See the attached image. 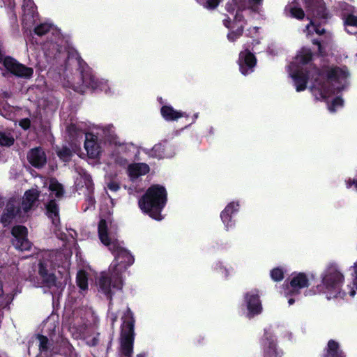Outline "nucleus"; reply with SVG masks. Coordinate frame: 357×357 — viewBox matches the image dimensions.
<instances>
[{"label":"nucleus","mask_w":357,"mask_h":357,"mask_svg":"<svg viewBox=\"0 0 357 357\" xmlns=\"http://www.w3.org/2000/svg\"><path fill=\"white\" fill-rule=\"evenodd\" d=\"M39 340V357H52V356L57 353L63 354H71L73 347L67 340L62 339L59 346V349L53 347L48 339L43 335H38Z\"/></svg>","instance_id":"10"},{"label":"nucleus","mask_w":357,"mask_h":357,"mask_svg":"<svg viewBox=\"0 0 357 357\" xmlns=\"http://www.w3.org/2000/svg\"><path fill=\"white\" fill-rule=\"evenodd\" d=\"M141 151L149 157L158 159L172 158L176 154L173 146L163 143L156 144L151 149L142 148Z\"/></svg>","instance_id":"15"},{"label":"nucleus","mask_w":357,"mask_h":357,"mask_svg":"<svg viewBox=\"0 0 357 357\" xmlns=\"http://www.w3.org/2000/svg\"><path fill=\"white\" fill-rule=\"evenodd\" d=\"M73 152H75V150H73ZM58 155L63 160L68 161L73 155V151L67 147H63L60 151H59Z\"/></svg>","instance_id":"40"},{"label":"nucleus","mask_w":357,"mask_h":357,"mask_svg":"<svg viewBox=\"0 0 357 357\" xmlns=\"http://www.w3.org/2000/svg\"><path fill=\"white\" fill-rule=\"evenodd\" d=\"M313 43H314V44H317V47H318V50H319V52L320 54H321V55H324V52H323V50H322V47H321V45L320 43H319V42H318V41H315V40H314V42H313Z\"/></svg>","instance_id":"49"},{"label":"nucleus","mask_w":357,"mask_h":357,"mask_svg":"<svg viewBox=\"0 0 357 357\" xmlns=\"http://www.w3.org/2000/svg\"><path fill=\"white\" fill-rule=\"evenodd\" d=\"M137 357H146V354L145 353H142V354H137Z\"/></svg>","instance_id":"55"},{"label":"nucleus","mask_w":357,"mask_h":357,"mask_svg":"<svg viewBox=\"0 0 357 357\" xmlns=\"http://www.w3.org/2000/svg\"><path fill=\"white\" fill-rule=\"evenodd\" d=\"M166 203L167 191L159 185L151 186L138 202L140 209L155 220L163 219L161 212Z\"/></svg>","instance_id":"5"},{"label":"nucleus","mask_w":357,"mask_h":357,"mask_svg":"<svg viewBox=\"0 0 357 357\" xmlns=\"http://www.w3.org/2000/svg\"><path fill=\"white\" fill-rule=\"evenodd\" d=\"M315 278L313 273H294L291 275L289 286L284 291L286 297L298 295L301 290L310 284V281Z\"/></svg>","instance_id":"11"},{"label":"nucleus","mask_w":357,"mask_h":357,"mask_svg":"<svg viewBox=\"0 0 357 357\" xmlns=\"http://www.w3.org/2000/svg\"><path fill=\"white\" fill-rule=\"evenodd\" d=\"M108 316L112 321V324H114L116 321L118 316L116 314L115 309L114 308L113 304L111 302L109 303V315Z\"/></svg>","instance_id":"43"},{"label":"nucleus","mask_w":357,"mask_h":357,"mask_svg":"<svg viewBox=\"0 0 357 357\" xmlns=\"http://www.w3.org/2000/svg\"><path fill=\"white\" fill-rule=\"evenodd\" d=\"M75 185L79 190L85 187L88 193H91L93 190L91 178L83 169H81L80 172H79V176L75 179Z\"/></svg>","instance_id":"30"},{"label":"nucleus","mask_w":357,"mask_h":357,"mask_svg":"<svg viewBox=\"0 0 357 357\" xmlns=\"http://www.w3.org/2000/svg\"><path fill=\"white\" fill-rule=\"evenodd\" d=\"M72 87L74 89L75 91H77L78 92L82 93L84 92L83 87L79 85V82L77 83H73Z\"/></svg>","instance_id":"48"},{"label":"nucleus","mask_w":357,"mask_h":357,"mask_svg":"<svg viewBox=\"0 0 357 357\" xmlns=\"http://www.w3.org/2000/svg\"><path fill=\"white\" fill-rule=\"evenodd\" d=\"M160 114L162 118L167 121H176L181 117H188L185 112L175 109L169 105H162L160 109Z\"/></svg>","instance_id":"25"},{"label":"nucleus","mask_w":357,"mask_h":357,"mask_svg":"<svg viewBox=\"0 0 357 357\" xmlns=\"http://www.w3.org/2000/svg\"><path fill=\"white\" fill-rule=\"evenodd\" d=\"M13 138L9 135L0 132V145L10 146L13 143Z\"/></svg>","instance_id":"42"},{"label":"nucleus","mask_w":357,"mask_h":357,"mask_svg":"<svg viewBox=\"0 0 357 357\" xmlns=\"http://www.w3.org/2000/svg\"><path fill=\"white\" fill-rule=\"evenodd\" d=\"M238 64L240 72L243 75H248L254 71L257 64V59L255 54L248 47L240 52Z\"/></svg>","instance_id":"17"},{"label":"nucleus","mask_w":357,"mask_h":357,"mask_svg":"<svg viewBox=\"0 0 357 357\" xmlns=\"http://www.w3.org/2000/svg\"><path fill=\"white\" fill-rule=\"evenodd\" d=\"M112 157L114 158V162L119 164L120 166H125L128 162L126 158L119 155H113Z\"/></svg>","instance_id":"44"},{"label":"nucleus","mask_w":357,"mask_h":357,"mask_svg":"<svg viewBox=\"0 0 357 357\" xmlns=\"http://www.w3.org/2000/svg\"><path fill=\"white\" fill-rule=\"evenodd\" d=\"M89 202H90L91 205V206H93V204H94V201H93V199L92 198H90V199H89Z\"/></svg>","instance_id":"56"},{"label":"nucleus","mask_w":357,"mask_h":357,"mask_svg":"<svg viewBox=\"0 0 357 357\" xmlns=\"http://www.w3.org/2000/svg\"><path fill=\"white\" fill-rule=\"evenodd\" d=\"M49 190L52 197L54 196L56 198H60L63 193V189L61 183H59L56 179L51 178L49 183Z\"/></svg>","instance_id":"34"},{"label":"nucleus","mask_w":357,"mask_h":357,"mask_svg":"<svg viewBox=\"0 0 357 357\" xmlns=\"http://www.w3.org/2000/svg\"><path fill=\"white\" fill-rule=\"evenodd\" d=\"M20 126L24 130L30 127V120L29 119H23L20 121Z\"/></svg>","instance_id":"45"},{"label":"nucleus","mask_w":357,"mask_h":357,"mask_svg":"<svg viewBox=\"0 0 357 357\" xmlns=\"http://www.w3.org/2000/svg\"><path fill=\"white\" fill-rule=\"evenodd\" d=\"M70 255L61 252H46L43 255L39 264V274L44 283L49 287H56V267L58 273L63 275L65 280L68 275Z\"/></svg>","instance_id":"4"},{"label":"nucleus","mask_w":357,"mask_h":357,"mask_svg":"<svg viewBox=\"0 0 357 357\" xmlns=\"http://www.w3.org/2000/svg\"><path fill=\"white\" fill-rule=\"evenodd\" d=\"M47 214L52 220V225L55 227L54 232L57 236L59 234L57 233L58 227L59 225L60 220L59 216V208L55 200L51 199L46 205Z\"/></svg>","instance_id":"26"},{"label":"nucleus","mask_w":357,"mask_h":357,"mask_svg":"<svg viewBox=\"0 0 357 357\" xmlns=\"http://www.w3.org/2000/svg\"><path fill=\"white\" fill-rule=\"evenodd\" d=\"M220 271L224 276L228 277L229 275V272H232L233 270L231 268H227L225 266H222V264H220Z\"/></svg>","instance_id":"46"},{"label":"nucleus","mask_w":357,"mask_h":357,"mask_svg":"<svg viewBox=\"0 0 357 357\" xmlns=\"http://www.w3.org/2000/svg\"><path fill=\"white\" fill-rule=\"evenodd\" d=\"M196 1L204 8L214 10L219 6L222 0H196Z\"/></svg>","instance_id":"38"},{"label":"nucleus","mask_w":357,"mask_h":357,"mask_svg":"<svg viewBox=\"0 0 357 357\" xmlns=\"http://www.w3.org/2000/svg\"><path fill=\"white\" fill-rule=\"evenodd\" d=\"M259 28L255 26L250 28L248 29V33L252 38H253L250 45H248L245 47H248L249 50V47L252 46V50L253 51L257 50V45H259L261 43V40L262 39V36L259 33Z\"/></svg>","instance_id":"33"},{"label":"nucleus","mask_w":357,"mask_h":357,"mask_svg":"<svg viewBox=\"0 0 357 357\" xmlns=\"http://www.w3.org/2000/svg\"><path fill=\"white\" fill-rule=\"evenodd\" d=\"M84 148L90 158H98L102 152V147L98 141V136L91 133H86Z\"/></svg>","instance_id":"20"},{"label":"nucleus","mask_w":357,"mask_h":357,"mask_svg":"<svg viewBox=\"0 0 357 357\" xmlns=\"http://www.w3.org/2000/svg\"><path fill=\"white\" fill-rule=\"evenodd\" d=\"M324 357H345V354L340 349L339 344L331 340L328 342Z\"/></svg>","instance_id":"32"},{"label":"nucleus","mask_w":357,"mask_h":357,"mask_svg":"<svg viewBox=\"0 0 357 357\" xmlns=\"http://www.w3.org/2000/svg\"><path fill=\"white\" fill-rule=\"evenodd\" d=\"M34 31L38 36H43L52 32L53 35H55V41L50 43V46H52V52L51 53L54 54V52H60L61 51L60 46L63 44V39L61 36L59 30L52 24L49 23L40 24L35 28Z\"/></svg>","instance_id":"16"},{"label":"nucleus","mask_w":357,"mask_h":357,"mask_svg":"<svg viewBox=\"0 0 357 357\" xmlns=\"http://www.w3.org/2000/svg\"><path fill=\"white\" fill-rule=\"evenodd\" d=\"M160 104L163 103L162 101V98H160Z\"/></svg>","instance_id":"57"},{"label":"nucleus","mask_w":357,"mask_h":357,"mask_svg":"<svg viewBox=\"0 0 357 357\" xmlns=\"http://www.w3.org/2000/svg\"><path fill=\"white\" fill-rule=\"evenodd\" d=\"M77 284L82 290L88 288L87 275L85 271H80L77 275Z\"/></svg>","instance_id":"36"},{"label":"nucleus","mask_w":357,"mask_h":357,"mask_svg":"<svg viewBox=\"0 0 357 357\" xmlns=\"http://www.w3.org/2000/svg\"><path fill=\"white\" fill-rule=\"evenodd\" d=\"M13 245L21 251L29 250L31 244L26 238L27 229L24 226H15L12 229Z\"/></svg>","instance_id":"18"},{"label":"nucleus","mask_w":357,"mask_h":357,"mask_svg":"<svg viewBox=\"0 0 357 357\" xmlns=\"http://www.w3.org/2000/svg\"><path fill=\"white\" fill-rule=\"evenodd\" d=\"M294 302H295V300L294 298H290L288 300V303H289V305H291L292 304H294Z\"/></svg>","instance_id":"52"},{"label":"nucleus","mask_w":357,"mask_h":357,"mask_svg":"<svg viewBox=\"0 0 357 357\" xmlns=\"http://www.w3.org/2000/svg\"><path fill=\"white\" fill-rule=\"evenodd\" d=\"M261 346L267 357H277L280 355V352L276 349L274 337L271 333L267 331L265 333L264 337L261 340Z\"/></svg>","instance_id":"23"},{"label":"nucleus","mask_w":357,"mask_h":357,"mask_svg":"<svg viewBox=\"0 0 357 357\" xmlns=\"http://www.w3.org/2000/svg\"><path fill=\"white\" fill-rule=\"evenodd\" d=\"M306 8V17L310 21L306 25L304 32L307 36L316 33L318 36L322 35L325 30L322 27L327 19L328 13L325 8L323 0H303Z\"/></svg>","instance_id":"6"},{"label":"nucleus","mask_w":357,"mask_h":357,"mask_svg":"<svg viewBox=\"0 0 357 357\" xmlns=\"http://www.w3.org/2000/svg\"><path fill=\"white\" fill-rule=\"evenodd\" d=\"M29 162L36 167H42L46 162V156L43 151L39 148H35L30 151L28 154Z\"/></svg>","instance_id":"27"},{"label":"nucleus","mask_w":357,"mask_h":357,"mask_svg":"<svg viewBox=\"0 0 357 357\" xmlns=\"http://www.w3.org/2000/svg\"><path fill=\"white\" fill-rule=\"evenodd\" d=\"M107 188L111 190V191H117L119 189V185L118 183H116V182L114 181H112V182H110L107 184Z\"/></svg>","instance_id":"47"},{"label":"nucleus","mask_w":357,"mask_h":357,"mask_svg":"<svg viewBox=\"0 0 357 357\" xmlns=\"http://www.w3.org/2000/svg\"><path fill=\"white\" fill-rule=\"evenodd\" d=\"M23 24L29 26L34 22L35 7L33 0H23Z\"/></svg>","instance_id":"28"},{"label":"nucleus","mask_w":357,"mask_h":357,"mask_svg":"<svg viewBox=\"0 0 357 357\" xmlns=\"http://www.w3.org/2000/svg\"><path fill=\"white\" fill-rule=\"evenodd\" d=\"M121 352L123 357H131L134 342V318L132 312L125 307L121 317Z\"/></svg>","instance_id":"7"},{"label":"nucleus","mask_w":357,"mask_h":357,"mask_svg":"<svg viewBox=\"0 0 357 357\" xmlns=\"http://www.w3.org/2000/svg\"><path fill=\"white\" fill-rule=\"evenodd\" d=\"M39 196L38 191L36 189H31L25 192L22 199L21 209L22 213H26L33 206Z\"/></svg>","instance_id":"24"},{"label":"nucleus","mask_w":357,"mask_h":357,"mask_svg":"<svg viewBox=\"0 0 357 357\" xmlns=\"http://www.w3.org/2000/svg\"><path fill=\"white\" fill-rule=\"evenodd\" d=\"M264 0H231L226 3L225 10L228 13H236V19L241 21L248 10L255 13L262 12Z\"/></svg>","instance_id":"9"},{"label":"nucleus","mask_w":357,"mask_h":357,"mask_svg":"<svg viewBox=\"0 0 357 357\" xmlns=\"http://www.w3.org/2000/svg\"><path fill=\"white\" fill-rule=\"evenodd\" d=\"M233 15V20L227 17L223 20V24L225 27L230 29L227 34V38L231 42H234L239 38L243 32L244 27L246 24L245 15H243L241 21H238L236 19V13H229Z\"/></svg>","instance_id":"13"},{"label":"nucleus","mask_w":357,"mask_h":357,"mask_svg":"<svg viewBox=\"0 0 357 357\" xmlns=\"http://www.w3.org/2000/svg\"><path fill=\"white\" fill-rule=\"evenodd\" d=\"M97 135L107 138H113L115 135V129L112 125L105 127H98L96 132Z\"/></svg>","instance_id":"35"},{"label":"nucleus","mask_w":357,"mask_h":357,"mask_svg":"<svg viewBox=\"0 0 357 357\" xmlns=\"http://www.w3.org/2000/svg\"><path fill=\"white\" fill-rule=\"evenodd\" d=\"M284 13L287 16L296 18L298 20L304 19L305 16L303 9L298 6L297 0H294L289 3L284 8Z\"/></svg>","instance_id":"29"},{"label":"nucleus","mask_w":357,"mask_h":357,"mask_svg":"<svg viewBox=\"0 0 357 357\" xmlns=\"http://www.w3.org/2000/svg\"><path fill=\"white\" fill-rule=\"evenodd\" d=\"M197 118V114H195V119H196Z\"/></svg>","instance_id":"58"},{"label":"nucleus","mask_w":357,"mask_h":357,"mask_svg":"<svg viewBox=\"0 0 357 357\" xmlns=\"http://www.w3.org/2000/svg\"><path fill=\"white\" fill-rule=\"evenodd\" d=\"M271 277L274 281H280L284 278V271L280 268H275L271 271Z\"/></svg>","instance_id":"41"},{"label":"nucleus","mask_w":357,"mask_h":357,"mask_svg":"<svg viewBox=\"0 0 357 357\" xmlns=\"http://www.w3.org/2000/svg\"><path fill=\"white\" fill-rule=\"evenodd\" d=\"M352 271L353 283L347 284L344 289L342 287L345 277L336 264H329L320 274L321 283L314 288L305 291V295L316 294H324L328 300L333 298L347 299V296L354 298L357 290V261L350 267Z\"/></svg>","instance_id":"3"},{"label":"nucleus","mask_w":357,"mask_h":357,"mask_svg":"<svg viewBox=\"0 0 357 357\" xmlns=\"http://www.w3.org/2000/svg\"><path fill=\"white\" fill-rule=\"evenodd\" d=\"M149 170V166L146 163H134L128 167V175L132 179L146 174Z\"/></svg>","instance_id":"31"},{"label":"nucleus","mask_w":357,"mask_h":357,"mask_svg":"<svg viewBox=\"0 0 357 357\" xmlns=\"http://www.w3.org/2000/svg\"><path fill=\"white\" fill-rule=\"evenodd\" d=\"M98 229L100 241L114 255L108 273H102L97 282L99 291L111 298L114 290L122 289L121 275L134 263V257L117 239L116 228L109 220L101 219Z\"/></svg>","instance_id":"2"},{"label":"nucleus","mask_w":357,"mask_h":357,"mask_svg":"<svg viewBox=\"0 0 357 357\" xmlns=\"http://www.w3.org/2000/svg\"><path fill=\"white\" fill-rule=\"evenodd\" d=\"M22 213L20 208H19V204L15 200H10L8 202L5 211L3 212L1 221L4 226L10 224L11 220L15 217L17 214L21 215Z\"/></svg>","instance_id":"22"},{"label":"nucleus","mask_w":357,"mask_h":357,"mask_svg":"<svg viewBox=\"0 0 357 357\" xmlns=\"http://www.w3.org/2000/svg\"><path fill=\"white\" fill-rule=\"evenodd\" d=\"M312 52L302 48L294 61L288 66L289 75L294 82L297 92L304 91L310 79L314 80L311 91L318 100L326 101L331 112H335L343 106V100L338 93L348 86L349 73L345 67H327L321 73L312 64Z\"/></svg>","instance_id":"1"},{"label":"nucleus","mask_w":357,"mask_h":357,"mask_svg":"<svg viewBox=\"0 0 357 357\" xmlns=\"http://www.w3.org/2000/svg\"><path fill=\"white\" fill-rule=\"evenodd\" d=\"M345 187L347 190L357 193V178L349 177L344 181Z\"/></svg>","instance_id":"39"},{"label":"nucleus","mask_w":357,"mask_h":357,"mask_svg":"<svg viewBox=\"0 0 357 357\" xmlns=\"http://www.w3.org/2000/svg\"><path fill=\"white\" fill-rule=\"evenodd\" d=\"M77 61L78 64H79V65L82 68H84V66H82V61H81V60H80V59H79V58L77 59Z\"/></svg>","instance_id":"54"},{"label":"nucleus","mask_w":357,"mask_h":357,"mask_svg":"<svg viewBox=\"0 0 357 357\" xmlns=\"http://www.w3.org/2000/svg\"><path fill=\"white\" fill-rule=\"evenodd\" d=\"M68 131L70 135L79 136L86 132V129L83 128L82 123L71 124Z\"/></svg>","instance_id":"37"},{"label":"nucleus","mask_w":357,"mask_h":357,"mask_svg":"<svg viewBox=\"0 0 357 357\" xmlns=\"http://www.w3.org/2000/svg\"><path fill=\"white\" fill-rule=\"evenodd\" d=\"M0 114H1L3 116H6L7 118H10V114H8L7 113L0 112Z\"/></svg>","instance_id":"53"},{"label":"nucleus","mask_w":357,"mask_h":357,"mask_svg":"<svg viewBox=\"0 0 357 357\" xmlns=\"http://www.w3.org/2000/svg\"><path fill=\"white\" fill-rule=\"evenodd\" d=\"M127 146L125 144H120L118 147V153H120L126 150Z\"/></svg>","instance_id":"50"},{"label":"nucleus","mask_w":357,"mask_h":357,"mask_svg":"<svg viewBox=\"0 0 357 357\" xmlns=\"http://www.w3.org/2000/svg\"><path fill=\"white\" fill-rule=\"evenodd\" d=\"M68 329L74 339L85 341L89 346H94L98 342L97 334L93 328L87 327L82 317L74 316L69 323Z\"/></svg>","instance_id":"8"},{"label":"nucleus","mask_w":357,"mask_h":357,"mask_svg":"<svg viewBox=\"0 0 357 357\" xmlns=\"http://www.w3.org/2000/svg\"><path fill=\"white\" fill-rule=\"evenodd\" d=\"M238 209L239 203L238 202H231L222 211L220 218L227 230L234 227L235 222L232 219V215L237 213Z\"/></svg>","instance_id":"19"},{"label":"nucleus","mask_w":357,"mask_h":357,"mask_svg":"<svg viewBox=\"0 0 357 357\" xmlns=\"http://www.w3.org/2000/svg\"><path fill=\"white\" fill-rule=\"evenodd\" d=\"M243 305L247 309L248 317H252L261 312L262 307L257 290L253 289L245 294Z\"/></svg>","instance_id":"14"},{"label":"nucleus","mask_w":357,"mask_h":357,"mask_svg":"<svg viewBox=\"0 0 357 357\" xmlns=\"http://www.w3.org/2000/svg\"><path fill=\"white\" fill-rule=\"evenodd\" d=\"M342 20L346 31L350 34L357 33V10L353 7L344 12Z\"/></svg>","instance_id":"21"},{"label":"nucleus","mask_w":357,"mask_h":357,"mask_svg":"<svg viewBox=\"0 0 357 357\" xmlns=\"http://www.w3.org/2000/svg\"><path fill=\"white\" fill-rule=\"evenodd\" d=\"M4 291H5L3 290V286L2 281L0 280V296L3 294Z\"/></svg>","instance_id":"51"},{"label":"nucleus","mask_w":357,"mask_h":357,"mask_svg":"<svg viewBox=\"0 0 357 357\" xmlns=\"http://www.w3.org/2000/svg\"><path fill=\"white\" fill-rule=\"evenodd\" d=\"M82 85L93 90H100L108 93L110 87L108 81L93 74L90 69H84L81 72Z\"/></svg>","instance_id":"12"}]
</instances>
